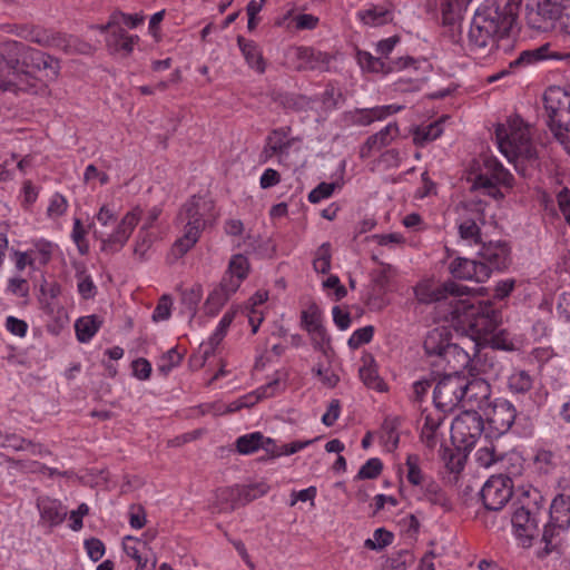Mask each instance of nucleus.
<instances>
[{
	"label": "nucleus",
	"instance_id": "f257e3e1",
	"mask_svg": "<svg viewBox=\"0 0 570 570\" xmlns=\"http://www.w3.org/2000/svg\"><path fill=\"white\" fill-rule=\"evenodd\" d=\"M469 294L468 286L452 281L439 285L423 281L414 287L419 303L435 305L438 321L469 332L479 340H485L498 330L501 314L491 302L471 298Z\"/></svg>",
	"mask_w": 570,
	"mask_h": 570
},
{
	"label": "nucleus",
	"instance_id": "f03ea898",
	"mask_svg": "<svg viewBox=\"0 0 570 570\" xmlns=\"http://www.w3.org/2000/svg\"><path fill=\"white\" fill-rule=\"evenodd\" d=\"M521 3L508 0L500 7L497 0H485L476 9L468 35V49L475 59H487L499 49L515 23Z\"/></svg>",
	"mask_w": 570,
	"mask_h": 570
},
{
	"label": "nucleus",
	"instance_id": "7ed1b4c3",
	"mask_svg": "<svg viewBox=\"0 0 570 570\" xmlns=\"http://www.w3.org/2000/svg\"><path fill=\"white\" fill-rule=\"evenodd\" d=\"M214 202L203 196H191L179 209L176 224L181 236L173 244L168 259L173 264L185 256L198 243L202 233L216 222Z\"/></svg>",
	"mask_w": 570,
	"mask_h": 570
},
{
	"label": "nucleus",
	"instance_id": "20e7f679",
	"mask_svg": "<svg viewBox=\"0 0 570 570\" xmlns=\"http://www.w3.org/2000/svg\"><path fill=\"white\" fill-rule=\"evenodd\" d=\"M495 140L501 154L510 163H514L517 171L524 175L517 161H534L537 154L530 139L529 127L523 120L515 116L509 118L507 124L498 125L495 128Z\"/></svg>",
	"mask_w": 570,
	"mask_h": 570
},
{
	"label": "nucleus",
	"instance_id": "39448f33",
	"mask_svg": "<svg viewBox=\"0 0 570 570\" xmlns=\"http://www.w3.org/2000/svg\"><path fill=\"white\" fill-rule=\"evenodd\" d=\"M456 227L459 237L468 245L482 243L481 227L485 225V204L481 200H470L456 206Z\"/></svg>",
	"mask_w": 570,
	"mask_h": 570
},
{
	"label": "nucleus",
	"instance_id": "423d86ee",
	"mask_svg": "<svg viewBox=\"0 0 570 570\" xmlns=\"http://www.w3.org/2000/svg\"><path fill=\"white\" fill-rule=\"evenodd\" d=\"M548 125L556 137L561 138L562 131H570V91L552 86L543 94Z\"/></svg>",
	"mask_w": 570,
	"mask_h": 570
},
{
	"label": "nucleus",
	"instance_id": "0eeeda50",
	"mask_svg": "<svg viewBox=\"0 0 570 570\" xmlns=\"http://www.w3.org/2000/svg\"><path fill=\"white\" fill-rule=\"evenodd\" d=\"M141 216V207L136 206L124 215L110 234L104 235L102 233L95 230V238L100 240V250L107 254H115L119 252L127 244L132 232L140 222Z\"/></svg>",
	"mask_w": 570,
	"mask_h": 570
},
{
	"label": "nucleus",
	"instance_id": "6e6552de",
	"mask_svg": "<svg viewBox=\"0 0 570 570\" xmlns=\"http://www.w3.org/2000/svg\"><path fill=\"white\" fill-rule=\"evenodd\" d=\"M513 176L507 170L502 164L493 158L487 157L483 161L481 171L476 175L473 183V188L484 189L485 194L499 199L503 197V194L499 190V186L511 187Z\"/></svg>",
	"mask_w": 570,
	"mask_h": 570
},
{
	"label": "nucleus",
	"instance_id": "1a4fd4ad",
	"mask_svg": "<svg viewBox=\"0 0 570 570\" xmlns=\"http://www.w3.org/2000/svg\"><path fill=\"white\" fill-rule=\"evenodd\" d=\"M570 528V495L560 493L554 497L550 505V520L544 525L542 541L544 554L554 550L553 539Z\"/></svg>",
	"mask_w": 570,
	"mask_h": 570
},
{
	"label": "nucleus",
	"instance_id": "9d476101",
	"mask_svg": "<svg viewBox=\"0 0 570 570\" xmlns=\"http://www.w3.org/2000/svg\"><path fill=\"white\" fill-rule=\"evenodd\" d=\"M484 430L483 416L473 410H464L451 424L453 443L464 450L471 449Z\"/></svg>",
	"mask_w": 570,
	"mask_h": 570
},
{
	"label": "nucleus",
	"instance_id": "9b49d317",
	"mask_svg": "<svg viewBox=\"0 0 570 570\" xmlns=\"http://www.w3.org/2000/svg\"><path fill=\"white\" fill-rule=\"evenodd\" d=\"M569 0H528L525 19L532 29L548 30L554 27Z\"/></svg>",
	"mask_w": 570,
	"mask_h": 570
},
{
	"label": "nucleus",
	"instance_id": "f8f14e48",
	"mask_svg": "<svg viewBox=\"0 0 570 570\" xmlns=\"http://www.w3.org/2000/svg\"><path fill=\"white\" fill-rule=\"evenodd\" d=\"M464 375L446 373L435 385L433 402L442 412H452L462 403Z\"/></svg>",
	"mask_w": 570,
	"mask_h": 570
},
{
	"label": "nucleus",
	"instance_id": "ddd939ff",
	"mask_svg": "<svg viewBox=\"0 0 570 570\" xmlns=\"http://www.w3.org/2000/svg\"><path fill=\"white\" fill-rule=\"evenodd\" d=\"M480 495L488 510L499 511L512 497V481L502 474L493 475L484 483Z\"/></svg>",
	"mask_w": 570,
	"mask_h": 570
},
{
	"label": "nucleus",
	"instance_id": "4468645a",
	"mask_svg": "<svg viewBox=\"0 0 570 570\" xmlns=\"http://www.w3.org/2000/svg\"><path fill=\"white\" fill-rule=\"evenodd\" d=\"M493 432L498 434L507 433L513 425L517 417L514 405L505 399H495L482 412Z\"/></svg>",
	"mask_w": 570,
	"mask_h": 570
},
{
	"label": "nucleus",
	"instance_id": "2eb2a0df",
	"mask_svg": "<svg viewBox=\"0 0 570 570\" xmlns=\"http://www.w3.org/2000/svg\"><path fill=\"white\" fill-rule=\"evenodd\" d=\"M462 394L461 407L464 410L471 409L480 413L490 404L489 399L491 396V386L483 379H473L469 381L464 376Z\"/></svg>",
	"mask_w": 570,
	"mask_h": 570
},
{
	"label": "nucleus",
	"instance_id": "dca6fc26",
	"mask_svg": "<svg viewBox=\"0 0 570 570\" xmlns=\"http://www.w3.org/2000/svg\"><path fill=\"white\" fill-rule=\"evenodd\" d=\"M59 61L40 50L24 46L22 58L21 73H29L31 71H46V77L53 80L59 75Z\"/></svg>",
	"mask_w": 570,
	"mask_h": 570
},
{
	"label": "nucleus",
	"instance_id": "f3484780",
	"mask_svg": "<svg viewBox=\"0 0 570 570\" xmlns=\"http://www.w3.org/2000/svg\"><path fill=\"white\" fill-rule=\"evenodd\" d=\"M356 60L360 67L368 72H390L406 68L417 69V61L412 57H400L391 63H386L382 57H374L372 53L363 50L356 52Z\"/></svg>",
	"mask_w": 570,
	"mask_h": 570
},
{
	"label": "nucleus",
	"instance_id": "a211bd4d",
	"mask_svg": "<svg viewBox=\"0 0 570 570\" xmlns=\"http://www.w3.org/2000/svg\"><path fill=\"white\" fill-rule=\"evenodd\" d=\"M454 278L464 281L485 282L491 276V268L483 262L456 257L449 266Z\"/></svg>",
	"mask_w": 570,
	"mask_h": 570
},
{
	"label": "nucleus",
	"instance_id": "6ab92c4d",
	"mask_svg": "<svg viewBox=\"0 0 570 570\" xmlns=\"http://www.w3.org/2000/svg\"><path fill=\"white\" fill-rule=\"evenodd\" d=\"M478 254L482 259L481 262L485 263L491 272L505 268L510 262V247L503 240L481 243Z\"/></svg>",
	"mask_w": 570,
	"mask_h": 570
},
{
	"label": "nucleus",
	"instance_id": "aec40b11",
	"mask_svg": "<svg viewBox=\"0 0 570 570\" xmlns=\"http://www.w3.org/2000/svg\"><path fill=\"white\" fill-rule=\"evenodd\" d=\"M403 109L399 105L376 106L373 108H356L346 115L350 124L354 126H370L374 121L384 120L389 116Z\"/></svg>",
	"mask_w": 570,
	"mask_h": 570
},
{
	"label": "nucleus",
	"instance_id": "412c9836",
	"mask_svg": "<svg viewBox=\"0 0 570 570\" xmlns=\"http://www.w3.org/2000/svg\"><path fill=\"white\" fill-rule=\"evenodd\" d=\"M296 56V69L299 71L312 70V71H327L332 57L311 47H298L295 50Z\"/></svg>",
	"mask_w": 570,
	"mask_h": 570
},
{
	"label": "nucleus",
	"instance_id": "4be33fe9",
	"mask_svg": "<svg viewBox=\"0 0 570 570\" xmlns=\"http://www.w3.org/2000/svg\"><path fill=\"white\" fill-rule=\"evenodd\" d=\"M37 509L40 523L49 528L61 524L68 514L67 508L59 500L49 497L38 498Z\"/></svg>",
	"mask_w": 570,
	"mask_h": 570
},
{
	"label": "nucleus",
	"instance_id": "5701e85b",
	"mask_svg": "<svg viewBox=\"0 0 570 570\" xmlns=\"http://www.w3.org/2000/svg\"><path fill=\"white\" fill-rule=\"evenodd\" d=\"M512 525L515 535L530 542L539 533V519L537 513L529 509L518 508L512 515Z\"/></svg>",
	"mask_w": 570,
	"mask_h": 570
},
{
	"label": "nucleus",
	"instance_id": "b1692460",
	"mask_svg": "<svg viewBox=\"0 0 570 570\" xmlns=\"http://www.w3.org/2000/svg\"><path fill=\"white\" fill-rule=\"evenodd\" d=\"M24 43L16 40H7L0 43V71L20 73Z\"/></svg>",
	"mask_w": 570,
	"mask_h": 570
},
{
	"label": "nucleus",
	"instance_id": "393cba45",
	"mask_svg": "<svg viewBox=\"0 0 570 570\" xmlns=\"http://www.w3.org/2000/svg\"><path fill=\"white\" fill-rule=\"evenodd\" d=\"M106 47L110 53H121L128 57L139 42L137 35H129L122 27H116L106 37Z\"/></svg>",
	"mask_w": 570,
	"mask_h": 570
},
{
	"label": "nucleus",
	"instance_id": "a878e982",
	"mask_svg": "<svg viewBox=\"0 0 570 570\" xmlns=\"http://www.w3.org/2000/svg\"><path fill=\"white\" fill-rule=\"evenodd\" d=\"M567 60L570 61L569 52L552 51L550 45H543L534 50H525L510 62V68H519L541 60Z\"/></svg>",
	"mask_w": 570,
	"mask_h": 570
},
{
	"label": "nucleus",
	"instance_id": "bb28decb",
	"mask_svg": "<svg viewBox=\"0 0 570 570\" xmlns=\"http://www.w3.org/2000/svg\"><path fill=\"white\" fill-rule=\"evenodd\" d=\"M470 363L469 354L456 344H451L440 360H431V365L441 367L449 373H458Z\"/></svg>",
	"mask_w": 570,
	"mask_h": 570
},
{
	"label": "nucleus",
	"instance_id": "cd10ccee",
	"mask_svg": "<svg viewBox=\"0 0 570 570\" xmlns=\"http://www.w3.org/2000/svg\"><path fill=\"white\" fill-rule=\"evenodd\" d=\"M399 135V126L396 122H390L380 131L371 135L361 147V157H368L372 150H380L390 145L392 140Z\"/></svg>",
	"mask_w": 570,
	"mask_h": 570
},
{
	"label": "nucleus",
	"instance_id": "c85d7f7f",
	"mask_svg": "<svg viewBox=\"0 0 570 570\" xmlns=\"http://www.w3.org/2000/svg\"><path fill=\"white\" fill-rule=\"evenodd\" d=\"M237 45L248 67L261 75L264 73L266 61L259 46L255 41L245 39L242 36L237 37Z\"/></svg>",
	"mask_w": 570,
	"mask_h": 570
},
{
	"label": "nucleus",
	"instance_id": "c756f323",
	"mask_svg": "<svg viewBox=\"0 0 570 570\" xmlns=\"http://www.w3.org/2000/svg\"><path fill=\"white\" fill-rule=\"evenodd\" d=\"M451 344L445 328H433L425 336L423 347L429 357L440 360Z\"/></svg>",
	"mask_w": 570,
	"mask_h": 570
},
{
	"label": "nucleus",
	"instance_id": "7c9ffc66",
	"mask_svg": "<svg viewBox=\"0 0 570 570\" xmlns=\"http://www.w3.org/2000/svg\"><path fill=\"white\" fill-rule=\"evenodd\" d=\"M357 17L364 24L377 27L392 21L393 12L391 4H372L366 9L360 10Z\"/></svg>",
	"mask_w": 570,
	"mask_h": 570
},
{
	"label": "nucleus",
	"instance_id": "2f4dec72",
	"mask_svg": "<svg viewBox=\"0 0 570 570\" xmlns=\"http://www.w3.org/2000/svg\"><path fill=\"white\" fill-rule=\"evenodd\" d=\"M419 492L420 500H425L433 505L441 507L445 511L451 509L449 497L435 480L431 479L426 481L425 484L419 489Z\"/></svg>",
	"mask_w": 570,
	"mask_h": 570
},
{
	"label": "nucleus",
	"instance_id": "473e14b6",
	"mask_svg": "<svg viewBox=\"0 0 570 570\" xmlns=\"http://www.w3.org/2000/svg\"><path fill=\"white\" fill-rule=\"evenodd\" d=\"M291 128L281 127L272 130L266 137L265 141L271 146V149L277 153V156H285L288 154L289 148L297 138H288Z\"/></svg>",
	"mask_w": 570,
	"mask_h": 570
},
{
	"label": "nucleus",
	"instance_id": "72a5a7b5",
	"mask_svg": "<svg viewBox=\"0 0 570 570\" xmlns=\"http://www.w3.org/2000/svg\"><path fill=\"white\" fill-rule=\"evenodd\" d=\"M102 321L97 315H88L78 318L75 323L77 340L88 343L99 331Z\"/></svg>",
	"mask_w": 570,
	"mask_h": 570
},
{
	"label": "nucleus",
	"instance_id": "f704fd0d",
	"mask_svg": "<svg viewBox=\"0 0 570 570\" xmlns=\"http://www.w3.org/2000/svg\"><path fill=\"white\" fill-rule=\"evenodd\" d=\"M507 454L498 451L497 446L489 442L484 446H481L475 452V461L479 466L489 469L495 465H502Z\"/></svg>",
	"mask_w": 570,
	"mask_h": 570
},
{
	"label": "nucleus",
	"instance_id": "c9c22d12",
	"mask_svg": "<svg viewBox=\"0 0 570 570\" xmlns=\"http://www.w3.org/2000/svg\"><path fill=\"white\" fill-rule=\"evenodd\" d=\"M400 419L397 416H387L381 426V441L387 451H394L399 445Z\"/></svg>",
	"mask_w": 570,
	"mask_h": 570
},
{
	"label": "nucleus",
	"instance_id": "e433bc0d",
	"mask_svg": "<svg viewBox=\"0 0 570 570\" xmlns=\"http://www.w3.org/2000/svg\"><path fill=\"white\" fill-rule=\"evenodd\" d=\"M420 462V456L417 454H409L405 460L406 480L411 485L417 489L432 479L422 471Z\"/></svg>",
	"mask_w": 570,
	"mask_h": 570
},
{
	"label": "nucleus",
	"instance_id": "4c0bfd02",
	"mask_svg": "<svg viewBox=\"0 0 570 570\" xmlns=\"http://www.w3.org/2000/svg\"><path fill=\"white\" fill-rule=\"evenodd\" d=\"M443 124L444 119H439L426 126L417 127L413 131L414 144L422 147L428 142L438 139L443 134Z\"/></svg>",
	"mask_w": 570,
	"mask_h": 570
},
{
	"label": "nucleus",
	"instance_id": "58836bf2",
	"mask_svg": "<svg viewBox=\"0 0 570 570\" xmlns=\"http://www.w3.org/2000/svg\"><path fill=\"white\" fill-rule=\"evenodd\" d=\"M49 48H58L66 52L78 51L83 53L87 52L86 49H89V46L87 43H81L76 37L52 31Z\"/></svg>",
	"mask_w": 570,
	"mask_h": 570
},
{
	"label": "nucleus",
	"instance_id": "ea45409f",
	"mask_svg": "<svg viewBox=\"0 0 570 570\" xmlns=\"http://www.w3.org/2000/svg\"><path fill=\"white\" fill-rule=\"evenodd\" d=\"M533 386V379L525 370H514L508 377V389L513 394H525Z\"/></svg>",
	"mask_w": 570,
	"mask_h": 570
},
{
	"label": "nucleus",
	"instance_id": "a19ab883",
	"mask_svg": "<svg viewBox=\"0 0 570 570\" xmlns=\"http://www.w3.org/2000/svg\"><path fill=\"white\" fill-rule=\"evenodd\" d=\"M203 298V287L199 284H195L190 288L181 292V304L185 306L187 312L193 318L196 315L198 304Z\"/></svg>",
	"mask_w": 570,
	"mask_h": 570
},
{
	"label": "nucleus",
	"instance_id": "79ce46f5",
	"mask_svg": "<svg viewBox=\"0 0 570 570\" xmlns=\"http://www.w3.org/2000/svg\"><path fill=\"white\" fill-rule=\"evenodd\" d=\"M263 434L261 432H253L239 436L236 440V449L240 454H252L261 449L263 445Z\"/></svg>",
	"mask_w": 570,
	"mask_h": 570
},
{
	"label": "nucleus",
	"instance_id": "37998d69",
	"mask_svg": "<svg viewBox=\"0 0 570 570\" xmlns=\"http://www.w3.org/2000/svg\"><path fill=\"white\" fill-rule=\"evenodd\" d=\"M360 379L370 389L383 392L386 390V385L383 380L379 376L377 371L372 364H364L360 371Z\"/></svg>",
	"mask_w": 570,
	"mask_h": 570
},
{
	"label": "nucleus",
	"instance_id": "c03bdc74",
	"mask_svg": "<svg viewBox=\"0 0 570 570\" xmlns=\"http://www.w3.org/2000/svg\"><path fill=\"white\" fill-rule=\"evenodd\" d=\"M332 247L330 243H323L315 252L313 267L316 273L326 274L331 269Z\"/></svg>",
	"mask_w": 570,
	"mask_h": 570
},
{
	"label": "nucleus",
	"instance_id": "a18cd8bd",
	"mask_svg": "<svg viewBox=\"0 0 570 570\" xmlns=\"http://www.w3.org/2000/svg\"><path fill=\"white\" fill-rule=\"evenodd\" d=\"M145 20V17L142 13H125L122 11H114L109 16V26H118L122 27L126 26L130 29L137 28L139 24H141Z\"/></svg>",
	"mask_w": 570,
	"mask_h": 570
},
{
	"label": "nucleus",
	"instance_id": "49530a36",
	"mask_svg": "<svg viewBox=\"0 0 570 570\" xmlns=\"http://www.w3.org/2000/svg\"><path fill=\"white\" fill-rule=\"evenodd\" d=\"M33 248L29 249L31 256L37 258V263L41 266L47 265L52 256L55 245L43 238L33 240Z\"/></svg>",
	"mask_w": 570,
	"mask_h": 570
},
{
	"label": "nucleus",
	"instance_id": "de8ad7c7",
	"mask_svg": "<svg viewBox=\"0 0 570 570\" xmlns=\"http://www.w3.org/2000/svg\"><path fill=\"white\" fill-rule=\"evenodd\" d=\"M322 312L320 307L312 303L302 311L301 313V326L308 332L309 330H314L316 327L322 326Z\"/></svg>",
	"mask_w": 570,
	"mask_h": 570
},
{
	"label": "nucleus",
	"instance_id": "09e8293b",
	"mask_svg": "<svg viewBox=\"0 0 570 570\" xmlns=\"http://www.w3.org/2000/svg\"><path fill=\"white\" fill-rule=\"evenodd\" d=\"M183 361V353H180L177 347L169 348L166 353H164L157 363V368L160 373L167 375L175 367H177Z\"/></svg>",
	"mask_w": 570,
	"mask_h": 570
},
{
	"label": "nucleus",
	"instance_id": "8fccbe9b",
	"mask_svg": "<svg viewBox=\"0 0 570 570\" xmlns=\"http://www.w3.org/2000/svg\"><path fill=\"white\" fill-rule=\"evenodd\" d=\"M311 336L313 347L316 351L322 352L326 357H330L331 337L327 334L325 327L322 325L307 332Z\"/></svg>",
	"mask_w": 570,
	"mask_h": 570
},
{
	"label": "nucleus",
	"instance_id": "3c124183",
	"mask_svg": "<svg viewBox=\"0 0 570 570\" xmlns=\"http://www.w3.org/2000/svg\"><path fill=\"white\" fill-rule=\"evenodd\" d=\"M230 297H228L225 293L219 291L216 286L208 295L204 309L205 313L209 316H215L223 308V306L228 302Z\"/></svg>",
	"mask_w": 570,
	"mask_h": 570
},
{
	"label": "nucleus",
	"instance_id": "603ef678",
	"mask_svg": "<svg viewBox=\"0 0 570 570\" xmlns=\"http://www.w3.org/2000/svg\"><path fill=\"white\" fill-rule=\"evenodd\" d=\"M249 272V262L246 256L242 254L233 255L227 271L225 273L234 275L237 279L243 282Z\"/></svg>",
	"mask_w": 570,
	"mask_h": 570
},
{
	"label": "nucleus",
	"instance_id": "864d4df0",
	"mask_svg": "<svg viewBox=\"0 0 570 570\" xmlns=\"http://www.w3.org/2000/svg\"><path fill=\"white\" fill-rule=\"evenodd\" d=\"M471 0H444L441 6L444 22H451L469 6Z\"/></svg>",
	"mask_w": 570,
	"mask_h": 570
},
{
	"label": "nucleus",
	"instance_id": "5fc2aeb1",
	"mask_svg": "<svg viewBox=\"0 0 570 570\" xmlns=\"http://www.w3.org/2000/svg\"><path fill=\"white\" fill-rule=\"evenodd\" d=\"M383 470V463L379 458L368 459L358 470L355 475L356 480H373L376 479Z\"/></svg>",
	"mask_w": 570,
	"mask_h": 570
},
{
	"label": "nucleus",
	"instance_id": "6e6d98bb",
	"mask_svg": "<svg viewBox=\"0 0 570 570\" xmlns=\"http://www.w3.org/2000/svg\"><path fill=\"white\" fill-rule=\"evenodd\" d=\"M68 206L69 204L67 198L60 193H55L49 199L47 217L49 219H57L63 216L68 209Z\"/></svg>",
	"mask_w": 570,
	"mask_h": 570
},
{
	"label": "nucleus",
	"instance_id": "4d7b16f0",
	"mask_svg": "<svg viewBox=\"0 0 570 570\" xmlns=\"http://www.w3.org/2000/svg\"><path fill=\"white\" fill-rule=\"evenodd\" d=\"M86 235L87 229L82 225L80 218H75L71 232V239L76 244L78 252L81 255H87L89 253V243L86 238Z\"/></svg>",
	"mask_w": 570,
	"mask_h": 570
},
{
	"label": "nucleus",
	"instance_id": "13d9d810",
	"mask_svg": "<svg viewBox=\"0 0 570 570\" xmlns=\"http://www.w3.org/2000/svg\"><path fill=\"white\" fill-rule=\"evenodd\" d=\"M373 335L374 327L372 325H366L354 331L351 337L348 338L347 344L351 348L356 350L362 345L370 343L373 338Z\"/></svg>",
	"mask_w": 570,
	"mask_h": 570
},
{
	"label": "nucleus",
	"instance_id": "bf43d9fd",
	"mask_svg": "<svg viewBox=\"0 0 570 570\" xmlns=\"http://www.w3.org/2000/svg\"><path fill=\"white\" fill-rule=\"evenodd\" d=\"M556 455L551 450L538 449L534 455V464L544 473H549L556 466Z\"/></svg>",
	"mask_w": 570,
	"mask_h": 570
},
{
	"label": "nucleus",
	"instance_id": "052dcab7",
	"mask_svg": "<svg viewBox=\"0 0 570 570\" xmlns=\"http://www.w3.org/2000/svg\"><path fill=\"white\" fill-rule=\"evenodd\" d=\"M392 540L393 534L390 531L379 528L374 531L373 539H367L364 544L368 549L379 550L389 546Z\"/></svg>",
	"mask_w": 570,
	"mask_h": 570
},
{
	"label": "nucleus",
	"instance_id": "680f3d73",
	"mask_svg": "<svg viewBox=\"0 0 570 570\" xmlns=\"http://www.w3.org/2000/svg\"><path fill=\"white\" fill-rule=\"evenodd\" d=\"M149 548L145 541H141L139 539H135L130 535L126 537L124 542V551L126 554L131 558L134 561L136 559L140 558V554H142L145 551H147Z\"/></svg>",
	"mask_w": 570,
	"mask_h": 570
},
{
	"label": "nucleus",
	"instance_id": "e2e57ef3",
	"mask_svg": "<svg viewBox=\"0 0 570 570\" xmlns=\"http://www.w3.org/2000/svg\"><path fill=\"white\" fill-rule=\"evenodd\" d=\"M77 279H78L77 288H78V292L81 295V297L85 299L92 298L97 292V288H96V285L94 284L92 278L89 275H87L85 272H80L77 274Z\"/></svg>",
	"mask_w": 570,
	"mask_h": 570
},
{
	"label": "nucleus",
	"instance_id": "0e129e2a",
	"mask_svg": "<svg viewBox=\"0 0 570 570\" xmlns=\"http://www.w3.org/2000/svg\"><path fill=\"white\" fill-rule=\"evenodd\" d=\"M423 83V78L400 77L394 82V88L399 92H414L421 90Z\"/></svg>",
	"mask_w": 570,
	"mask_h": 570
},
{
	"label": "nucleus",
	"instance_id": "69168bd1",
	"mask_svg": "<svg viewBox=\"0 0 570 570\" xmlns=\"http://www.w3.org/2000/svg\"><path fill=\"white\" fill-rule=\"evenodd\" d=\"M312 373L320 379L326 387L333 389L337 385L340 377L330 368L318 364L313 367Z\"/></svg>",
	"mask_w": 570,
	"mask_h": 570
},
{
	"label": "nucleus",
	"instance_id": "338daca9",
	"mask_svg": "<svg viewBox=\"0 0 570 570\" xmlns=\"http://www.w3.org/2000/svg\"><path fill=\"white\" fill-rule=\"evenodd\" d=\"M336 184L321 183L308 194V202L317 204L323 199L331 197L335 190Z\"/></svg>",
	"mask_w": 570,
	"mask_h": 570
},
{
	"label": "nucleus",
	"instance_id": "774afa93",
	"mask_svg": "<svg viewBox=\"0 0 570 570\" xmlns=\"http://www.w3.org/2000/svg\"><path fill=\"white\" fill-rule=\"evenodd\" d=\"M173 301L169 295H163L153 312V320L155 322L166 321L171 314Z\"/></svg>",
	"mask_w": 570,
	"mask_h": 570
}]
</instances>
